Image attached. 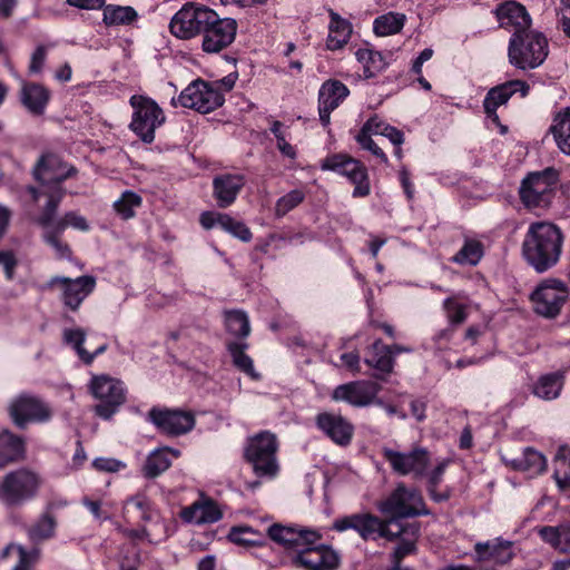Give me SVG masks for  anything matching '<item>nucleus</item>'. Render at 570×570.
Here are the masks:
<instances>
[{
	"label": "nucleus",
	"mask_w": 570,
	"mask_h": 570,
	"mask_svg": "<svg viewBox=\"0 0 570 570\" xmlns=\"http://www.w3.org/2000/svg\"><path fill=\"white\" fill-rule=\"evenodd\" d=\"M549 132L560 153L570 157V107L562 108L556 114Z\"/></svg>",
	"instance_id": "f704fd0d"
},
{
	"label": "nucleus",
	"mask_w": 570,
	"mask_h": 570,
	"mask_svg": "<svg viewBox=\"0 0 570 570\" xmlns=\"http://www.w3.org/2000/svg\"><path fill=\"white\" fill-rule=\"evenodd\" d=\"M26 445L22 438L9 430L0 432V469L24 460Z\"/></svg>",
	"instance_id": "c756f323"
},
{
	"label": "nucleus",
	"mask_w": 570,
	"mask_h": 570,
	"mask_svg": "<svg viewBox=\"0 0 570 570\" xmlns=\"http://www.w3.org/2000/svg\"><path fill=\"white\" fill-rule=\"evenodd\" d=\"M132 108L130 130L145 144L155 140V131L166 120L165 114L159 105L151 98L142 95H134L129 99Z\"/></svg>",
	"instance_id": "6e6552de"
},
{
	"label": "nucleus",
	"mask_w": 570,
	"mask_h": 570,
	"mask_svg": "<svg viewBox=\"0 0 570 570\" xmlns=\"http://www.w3.org/2000/svg\"><path fill=\"white\" fill-rule=\"evenodd\" d=\"M352 33L351 23L341 18L337 13L331 12V21L328 24V36L326 47L330 50L342 49L350 40Z\"/></svg>",
	"instance_id": "58836bf2"
},
{
	"label": "nucleus",
	"mask_w": 570,
	"mask_h": 570,
	"mask_svg": "<svg viewBox=\"0 0 570 570\" xmlns=\"http://www.w3.org/2000/svg\"><path fill=\"white\" fill-rule=\"evenodd\" d=\"M88 386L94 397L99 400L95 413L104 420H110L126 402V389L118 379L107 374L92 375Z\"/></svg>",
	"instance_id": "1a4fd4ad"
},
{
	"label": "nucleus",
	"mask_w": 570,
	"mask_h": 570,
	"mask_svg": "<svg viewBox=\"0 0 570 570\" xmlns=\"http://www.w3.org/2000/svg\"><path fill=\"white\" fill-rule=\"evenodd\" d=\"M420 537V523H406L403 528V535L390 554V561H402L405 557L415 554L417 552V541Z\"/></svg>",
	"instance_id": "c9c22d12"
},
{
	"label": "nucleus",
	"mask_w": 570,
	"mask_h": 570,
	"mask_svg": "<svg viewBox=\"0 0 570 570\" xmlns=\"http://www.w3.org/2000/svg\"><path fill=\"white\" fill-rule=\"evenodd\" d=\"M494 13L501 27H513L514 31L531 29V17L525 7L519 2H503L495 8Z\"/></svg>",
	"instance_id": "cd10ccee"
},
{
	"label": "nucleus",
	"mask_w": 570,
	"mask_h": 570,
	"mask_svg": "<svg viewBox=\"0 0 570 570\" xmlns=\"http://www.w3.org/2000/svg\"><path fill=\"white\" fill-rule=\"evenodd\" d=\"M249 347L247 341H228L226 350L228 351L234 366L254 380L259 379V374L255 371L252 357L246 354Z\"/></svg>",
	"instance_id": "4c0bfd02"
},
{
	"label": "nucleus",
	"mask_w": 570,
	"mask_h": 570,
	"mask_svg": "<svg viewBox=\"0 0 570 570\" xmlns=\"http://www.w3.org/2000/svg\"><path fill=\"white\" fill-rule=\"evenodd\" d=\"M129 505H134L139 511V519L144 522L153 521L156 514L153 502L145 493H137L125 500L122 507L124 515L129 512Z\"/></svg>",
	"instance_id": "09e8293b"
},
{
	"label": "nucleus",
	"mask_w": 570,
	"mask_h": 570,
	"mask_svg": "<svg viewBox=\"0 0 570 570\" xmlns=\"http://www.w3.org/2000/svg\"><path fill=\"white\" fill-rule=\"evenodd\" d=\"M569 298L567 284L558 278L542 281L530 294L535 314L544 318H556Z\"/></svg>",
	"instance_id": "9b49d317"
},
{
	"label": "nucleus",
	"mask_w": 570,
	"mask_h": 570,
	"mask_svg": "<svg viewBox=\"0 0 570 570\" xmlns=\"http://www.w3.org/2000/svg\"><path fill=\"white\" fill-rule=\"evenodd\" d=\"M549 53L547 37L538 30L514 31L509 40L508 57L512 66L521 70L540 67Z\"/></svg>",
	"instance_id": "f03ea898"
},
{
	"label": "nucleus",
	"mask_w": 570,
	"mask_h": 570,
	"mask_svg": "<svg viewBox=\"0 0 570 570\" xmlns=\"http://www.w3.org/2000/svg\"><path fill=\"white\" fill-rule=\"evenodd\" d=\"M199 223L204 229L220 228L244 243H248L253 238V234L245 223L235 219L226 213L214 210L203 212L199 217Z\"/></svg>",
	"instance_id": "393cba45"
},
{
	"label": "nucleus",
	"mask_w": 570,
	"mask_h": 570,
	"mask_svg": "<svg viewBox=\"0 0 570 570\" xmlns=\"http://www.w3.org/2000/svg\"><path fill=\"white\" fill-rule=\"evenodd\" d=\"M389 124L381 119L377 115L370 117L358 132L365 134L372 137V135H383L384 127H387Z\"/></svg>",
	"instance_id": "338daca9"
},
{
	"label": "nucleus",
	"mask_w": 570,
	"mask_h": 570,
	"mask_svg": "<svg viewBox=\"0 0 570 570\" xmlns=\"http://www.w3.org/2000/svg\"><path fill=\"white\" fill-rule=\"evenodd\" d=\"M141 202L142 199L137 193L126 190L114 203V208L122 219L127 220L135 216V208L140 207Z\"/></svg>",
	"instance_id": "3c124183"
},
{
	"label": "nucleus",
	"mask_w": 570,
	"mask_h": 570,
	"mask_svg": "<svg viewBox=\"0 0 570 570\" xmlns=\"http://www.w3.org/2000/svg\"><path fill=\"white\" fill-rule=\"evenodd\" d=\"M225 101L220 89L202 79L191 81L177 98L171 99V105H180L184 108L195 109L200 114H208L220 107Z\"/></svg>",
	"instance_id": "ddd939ff"
},
{
	"label": "nucleus",
	"mask_w": 570,
	"mask_h": 570,
	"mask_svg": "<svg viewBox=\"0 0 570 570\" xmlns=\"http://www.w3.org/2000/svg\"><path fill=\"white\" fill-rule=\"evenodd\" d=\"M553 479L561 491L570 490V448L562 445L559 448L556 459Z\"/></svg>",
	"instance_id": "49530a36"
},
{
	"label": "nucleus",
	"mask_w": 570,
	"mask_h": 570,
	"mask_svg": "<svg viewBox=\"0 0 570 570\" xmlns=\"http://www.w3.org/2000/svg\"><path fill=\"white\" fill-rule=\"evenodd\" d=\"M563 387V374L550 373L538 379L532 387V393L544 401H552L559 397Z\"/></svg>",
	"instance_id": "a19ab883"
},
{
	"label": "nucleus",
	"mask_w": 570,
	"mask_h": 570,
	"mask_svg": "<svg viewBox=\"0 0 570 570\" xmlns=\"http://www.w3.org/2000/svg\"><path fill=\"white\" fill-rule=\"evenodd\" d=\"M180 518L187 523H214L222 519V512L213 500H208L205 502H195L184 508L180 512Z\"/></svg>",
	"instance_id": "2f4dec72"
},
{
	"label": "nucleus",
	"mask_w": 570,
	"mask_h": 570,
	"mask_svg": "<svg viewBox=\"0 0 570 570\" xmlns=\"http://www.w3.org/2000/svg\"><path fill=\"white\" fill-rule=\"evenodd\" d=\"M406 523L400 521H392V518H381V522L376 533V540L385 539L389 542L399 541L403 535V528Z\"/></svg>",
	"instance_id": "5fc2aeb1"
},
{
	"label": "nucleus",
	"mask_w": 570,
	"mask_h": 570,
	"mask_svg": "<svg viewBox=\"0 0 570 570\" xmlns=\"http://www.w3.org/2000/svg\"><path fill=\"white\" fill-rule=\"evenodd\" d=\"M223 317L225 330L234 341H246L252 331L248 314L239 308L225 309Z\"/></svg>",
	"instance_id": "e433bc0d"
},
{
	"label": "nucleus",
	"mask_w": 570,
	"mask_h": 570,
	"mask_svg": "<svg viewBox=\"0 0 570 570\" xmlns=\"http://www.w3.org/2000/svg\"><path fill=\"white\" fill-rule=\"evenodd\" d=\"M291 564L303 570H336L341 564V556L332 546L315 540Z\"/></svg>",
	"instance_id": "a211bd4d"
},
{
	"label": "nucleus",
	"mask_w": 570,
	"mask_h": 570,
	"mask_svg": "<svg viewBox=\"0 0 570 570\" xmlns=\"http://www.w3.org/2000/svg\"><path fill=\"white\" fill-rule=\"evenodd\" d=\"M237 33V22L233 18H220L214 11V18L203 32L202 49L206 53H218L229 47Z\"/></svg>",
	"instance_id": "dca6fc26"
},
{
	"label": "nucleus",
	"mask_w": 570,
	"mask_h": 570,
	"mask_svg": "<svg viewBox=\"0 0 570 570\" xmlns=\"http://www.w3.org/2000/svg\"><path fill=\"white\" fill-rule=\"evenodd\" d=\"M503 461L511 469L528 472L530 475H538L546 471L547 468L546 456L530 446L525 448L519 456L512 459L503 458Z\"/></svg>",
	"instance_id": "473e14b6"
},
{
	"label": "nucleus",
	"mask_w": 570,
	"mask_h": 570,
	"mask_svg": "<svg viewBox=\"0 0 570 570\" xmlns=\"http://www.w3.org/2000/svg\"><path fill=\"white\" fill-rule=\"evenodd\" d=\"M380 522L381 518L373 513H353L335 519L331 529L336 532L353 530L364 541H376Z\"/></svg>",
	"instance_id": "b1692460"
},
{
	"label": "nucleus",
	"mask_w": 570,
	"mask_h": 570,
	"mask_svg": "<svg viewBox=\"0 0 570 570\" xmlns=\"http://www.w3.org/2000/svg\"><path fill=\"white\" fill-rule=\"evenodd\" d=\"M68 226L81 232L89 230L87 219L76 212H67L63 217H61V220L57 223V232L62 233Z\"/></svg>",
	"instance_id": "bf43d9fd"
},
{
	"label": "nucleus",
	"mask_w": 570,
	"mask_h": 570,
	"mask_svg": "<svg viewBox=\"0 0 570 570\" xmlns=\"http://www.w3.org/2000/svg\"><path fill=\"white\" fill-rule=\"evenodd\" d=\"M97 279L92 275H81L76 278L52 276L43 289H59V299L70 312H78L83 301L95 291Z\"/></svg>",
	"instance_id": "f8f14e48"
},
{
	"label": "nucleus",
	"mask_w": 570,
	"mask_h": 570,
	"mask_svg": "<svg viewBox=\"0 0 570 570\" xmlns=\"http://www.w3.org/2000/svg\"><path fill=\"white\" fill-rule=\"evenodd\" d=\"M540 538L561 553H570L569 522L557 527L546 525L538 530Z\"/></svg>",
	"instance_id": "79ce46f5"
},
{
	"label": "nucleus",
	"mask_w": 570,
	"mask_h": 570,
	"mask_svg": "<svg viewBox=\"0 0 570 570\" xmlns=\"http://www.w3.org/2000/svg\"><path fill=\"white\" fill-rule=\"evenodd\" d=\"M180 452L171 448H159L151 451L141 469L142 475L147 479H155L167 471L173 458H178Z\"/></svg>",
	"instance_id": "7c9ffc66"
},
{
	"label": "nucleus",
	"mask_w": 570,
	"mask_h": 570,
	"mask_svg": "<svg viewBox=\"0 0 570 570\" xmlns=\"http://www.w3.org/2000/svg\"><path fill=\"white\" fill-rule=\"evenodd\" d=\"M214 18V10L207 6L186 2L170 19V33L180 40H189L203 35L209 19Z\"/></svg>",
	"instance_id": "9d476101"
},
{
	"label": "nucleus",
	"mask_w": 570,
	"mask_h": 570,
	"mask_svg": "<svg viewBox=\"0 0 570 570\" xmlns=\"http://www.w3.org/2000/svg\"><path fill=\"white\" fill-rule=\"evenodd\" d=\"M137 18V11L130 6L107 4L104 7L102 21L108 27L130 24Z\"/></svg>",
	"instance_id": "a18cd8bd"
},
{
	"label": "nucleus",
	"mask_w": 570,
	"mask_h": 570,
	"mask_svg": "<svg viewBox=\"0 0 570 570\" xmlns=\"http://www.w3.org/2000/svg\"><path fill=\"white\" fill-rule=\"evenodd\" d=\"M355 56L358 62L363 65V75L366 79L375 77L389 66V62L380 51L360 48Z\"/></svg>",
	"instance_id": "c03bdc74"
},
{
	"label": "nucleus",
	"mask_w": 570,
	"mask_h": 570,
	"mask_svg": "<svg viewBox=\"0 0 570 570\" xmlns=\"http://www.w3.org/2000/svg\"><path fill=\"white\" fill-rule=\"evenodd\" d=\"M476 560L480 562H491L494 564H505L514 556L512 542L497 538L492 541L478 542L474 547Z\"/></svg>",
	"instance_id": "c85d7f7f"
},
{
	"label": "nucleus",
	"mask_w": 570,
	"mask_h": 570,
	"mask_svg": "<svg viewBox=\"0 0 570 570\" xmlns=\"http://www.w3.org/2000/svg\"><path fill=\"white\" fill-rule=\"evenodd\" d=\"M246 184V177L238 173H220L212 181V197L218 208L230 207Z\"/></svg>",
	"instance_id": "5701e85b"
},
{
	"label": "nucleus",
	"mask_w": 570,
	"mask_h": 570,
	"mask_svg": "<svg viewBox=\"0 0 570 570\" xmlns=\"http://www.w3.org/2000/svg\"><path fill=\"white\" fill-rule=\"evenodd\" d=\"M19 98L28 112L32 116H42L50 101L51 92L41 83L21 80Z\"/></svg>",
	"instance_id": "bb28decb"
},
{
	"label": "nucleus",
	"mask_w": 570,
	"mask_h": 570,
	"mask_svg": "<svg viewBox=\"0 0 570 570\" xmlns=\"http://www.w3.org/2000/svg\"><path fill=\"white\" fill-rule=\"evenodd\" d=\"M56 519L49 512H45L30 528L29 535L32 540H46L55 535Z\"/></svg>",
	"instance_id": "864d4df0"
},
{
	"label": "nucleus",
	"mask_w": 570,
	"mask_h": 570,
	"mask_svg": "<svg viewBox=\"0 0 570 570\" xmlns=\"http://www.w3.org/2000/svg\"><path fill=\"white\" fill-rule=\"evenodd\" d=\"M47 60V47L39 45L31 53L30 63L28 67L29 73L38 75L42 71L45 62Z\"/></svg>",
	"instance_id": "e2e57ef3"
},
{
	"label": "nucleus",
	"mask_w": 570,
	"mask_h": 570,
	"mask_svg": "<svg viewBox=\"0 0 570 570\" xmlns=\"http://www.w3.org/2000/svg\"><path fill=\"white\" fill-rule=\"evenodd\" d=\"M42 483L41 475L30 468L12 470L0 482V502L8 508L22 507L38 497Z\"/></svg>",
	"instance_id": "7ed1b4c3"
},
{
	"label": "nucleus",
	"mask_w": 570,
	"mask_h": 570,
	"mask_svg": "<svg viewBox=\"0 0 570 570\" xmlns=\"http://www.w3.org/2000/svg\"><path fill=\"white\" fill-rule=\"evenodd\" d=\"M443 308L446 312L449 325L454 327L465 322L468 316L465 305L448 297L443 301Z\"/></svg>",
	"instance_id": "13d9d810"
},
{
	"label": "nucleus",
	"mask_w": 570,
	"mask_h": 570,
	"mask_svg": "<svg viewBox=\"0 0 570 570\" xmlns=\"http://www.w3.org/2000/svg\"><path fill=\"white\" fill-rule=\"evenodd\" d=\"M18 553L19 561L12 570H30L39 557V550L27 551L23 547H18Z\"/></svg>",
	"instance_id": "69168bd1"
},
{
	"label": "nucleus",
	"mask_w": 570,
	"mask_h": 570,
	"mask_svg": "<svg viewBox=\"0 0 570 570\" xmlns=\"http://www.w3.org/2000/svg\"><path fill=\"white\" fill-rule=\"evenodd\" d=\"M483 256V246L478 240H466L453 261L461 265H476Z\"/></svg>",
	"instance_id": "603ef678"
},
{
	"label": "nucleus",
	"mask_w": 570,
	"mask_h": 570,
	"mask_svg": "<svg viewBox=\"0 0 570 570\" xmlns=\"http://www.w3.org/2000/svg\"><path fill=\"white\" fill-rule=\"evenodd\" d=\"M558 14L563 32L570 38V0H561Z\"/></svg>",
	"instance_id": "774afa93"
},
{
	"label": "nucleus",
	"mask_w": 570,
	"mask_h": 570,
	"mask_svg": "<svg viewBox=\"0 0 570 570\" xmlns=\"http://www.w3.org/2000/svg\"><path fill=\"white\" fill-rule=\"evenodd\" d=\"M305 198V194L301 189H293L286 195L277 199L275 205V215L277 217L285 216L288 212L297 207Z\"/></svg>",
	"instance_id": "6e6d98bb"
},
{
	"label": "nucleus",
	"mask_w": 570,
	"mask_h": 570,
	"mask_svg": "<svg viewBox=\"0 0 570 570\" xmlns=\"http://www.w3.org/2000/svg\"><path fill=\"white\" fill-rule=\"evenodd\" d=\"M316 426L338 445L350 444L354 428L342 415L333 413H320L316 416Z\"/></svg>",
	"instance_id": "a878e982"
},
{
	"label": "nucleus",
	"mask_w": 570,
	"mask_h": 570,
	"mask_svg": "<svg viewBox=\"0 0 570 570\" xmlns=\"http://www.w3.org/2000/svg\"><path fill=\"white\" fill-rule=\"evenodd\" d=\"M148 419L161 433L171 436L186 434L195 426L194 415L177 409L153 407Z\"/></svg>",
	"instance_id": "6ab92c4d"
},
{
	"label": "nucleus",
	"mask_w": 570,
	"mask_h": 570,
	"mask_svg": "<svg viewBox=\"0 0 570 570\" xmlns=\"http://www.w3.org/2000/svg\"><path fill=\"white\" fill-rule=\"evenodd\" d=\"M63 342L70 345L79 356V358L87 365L92 363V356L83 347L86 341V332L82 328H66L62 333Z\"/></svg>",
	"instance_id": "8fccbe9b"
},
{
	"label": "nucleus",
	"mask_w": 570,
	"mask_h": 570,
	"mask_svg": "<svg viewBox=\"0 0 570 570\" xmlns=\"http://www.w3.org/2000/svg\"><path fill=\"white\" fill-rule=\"evenodd\" d=\"M278 442L269 431H262L249 436L244 448V459L252 465L258 478H274L278 472Z\"/></svg>",
	"instance_id": "39448f33"
},
{
	"label": "nucleus",
	"mask_w": 570,
	"mask_h": 570,
	"mask_svg": "<svg viewBox=\"0 0 570 570\" xmlns=\"http://www.w3.org/2000/svg\"><path fill=\"white\" fill-rule=\"evenodd\" d=\"M405 20L404 13L387 12L374 19L373 31L381 37L395 35L403 29Z\"/></svg>",
	"instance_id": "de8ad7c7"
},
{
	"label": "nucleus",
	"mask_w": 570,
	"mask_h": 570,
	"mask_svg": "<svg viewBox=\"0 0 570 570\" xmlns=\"http://www.w3.org/2000/svg\"><path fill=\"white\" fill-rule=\"evenodd\" d=\"M368 353L370 354L364 358L366 365L383 374H390L393 371L394 360L387 345H384L381 338L373 342Z\"/></svg>",
	"instance_id": "ea45409f"
},
{
	"label": "nucleus",
	"mask_w": 570,
	"mask_h": 570,
	"mask_svg": "<svg viewBox=\"0 0 570 570\" xmlns=\"http://www.w3.org/2000/svg\"><path fill=\"white\" fill-rule=\"evenodd\" d=\"M267 535L283 549L291 563L307 547L314 544L315 540L323 539L320 530L298 523H273L267 528Z\"/></svg>",
	"instance_id": "0eeeda50"
},
{
	"label": "nucleus",
	"mask_w": 570,
	"mask_h": 570,
	"mask_svg": "<svg viewBox=\"0 0 570 570\" xmlns=\"http://www.w3.org/2000/svg\"><path fill=\"white\" fill-rule=\"evenodd\" d=\"M529 90V83L523 80H509L491 88L483 100L487 117L494 124L500 125L497 114L498 108L505 105L514 94L519 92L521 97H525Z\"/></svg>",
	"instance_id": "4be33fe9"
},
{
	"label": "nucleus",
	"mask_w": 570,
	"mask_h": 570,
	"mask_svg": "<svg viewBox=\"0 0 570 570\" xmlns=\"http://www.w3.org/2000/svg\"><path fill=\"white\" fill-rule=\"evenodd\" d=\"M383 456L391 469L400 475L412 474L414 478H422L430 465V454L423 448H416L409 452L385 448Z\"/></svg>",
	"instance_id": "f3484780"
},
{
	"label": "nucleus",
	"mask_w": 570,
	"mask_h": 570,
	"mask_svg": "<svg viewBox=\"0 0 570 570\" xmlns=\"http://www.w3.org/2000/svg\"><path fill=\"white\" fill-rule=\"evenodd\" d=\"M258 531L252 527L240 525L233 527L228 533V539L236 544L255 546L259 544Z\"/></svg>",
	"instance_id": "4d7b16f0"
},
{
	"label": "nucleus",
	"mask_w": 570,
	"mask_h": 570,
	"mask_svg": "<svg viewBox=\"0 0 570 570\" xmlns=\"http://www.w3.org/2000/svg\"><path fill=\"white\" fill-rule=\"evenodd\" d=\"M66 194L62 187H55L46 194L47 202L41 209V213L35 218V223L47 230L57 232V223L61 220L57 216L59 205Z\"/></svg>",
	"instance_id": "72a5a7b5"
},
{
	"label": "nucleus",
	"mask_w": 570,
	"mask_h": 570,
	"mask_svg": "<svg viewBox=\"0 0 570 570\" xmlns=\"http://www.w3.org/2000/svg\"><path fill=\"white\" fill-rule=\"evenodd\" d=\"M563 240L564 235L554 223L533 222L522 242L523 258L537 273H546L560 261Z\"/></svg>",
	"instance_id": "f257e3e1"
},
{
	"label": "nucleus",
	"mask_w": 570,
	"mask_h": 570,
	"mask_svg": "<svg viewBox=\"0 0 570 570\" xmlns=\"http://www.w3.org/2000/svg\"><path fill=\"white\" fill-rule=\"evenodd\" d=\"M379 385L372 381H352L337 385L331 393L334 402H344L353 407H365L374 402Z\"/></svg>",
	"instance_id": "412c9836"
},
{
	"label": "nucleus",
	"mask_w": 570,
	"mask_h": 570,
	"mask_svg": "<svg viewBox=\"0 0 570 570\" xmlns=\"http://www.w3.org/2000/svg\"><path fill=\"white\" fill-rule=\"evenodd\" d=\"M560 173L554 167L529 173L521 181L519 196L528 209H546L554 197L556 185Z\"/></svg>",
	"instance_id": "423d86ee"
},
{
	"label": "nucleus",
	"mask_w": 570,
	"mask_h": 570,
	"mask_svg": "<svg viewBox=\"0 0 570 570\" xmlns=\"http://www.w3.org/2000/svg\"><path fill=\"white\" fill-rule=\"evenodd\" d=\"M9 415L13 424L23 430L29 423H47L51 420V407L39 396L20 393L11 400Z\"/></svg>",
	"instance_id": "2eb2a0df"
},
{
	"label": "nucleus",
	"mask_w": 570,
	"mask_h": 570,
	"mask_svg": "<svg viewBox=\"0 0 570 570\" xmlns=\"http://www.w3.org/2000/svg\"><path fill=\"white\" fill-rule=\"evenodd\" d=\"M355 140L357 144L365 150H368L372 155H374L376 158H379L383 164L389 163V158L386 154L380 148L371 136L358 132L355 136Z\"/></svg>",
	"instance_id": "680f3d73"
},
{
	"label": "nucleus",
	"mask_w": 570,
	"mask_h": 570,
	"mask_svg": "<svg viewBox=\"0 0 570 570\" xmlns=\"http://www.w3.org/2000/svg\"><path fill=\"white\" fill-rule=\"evenodd\" d=\"M350 95L348 88L340 80H327L318 90V105L336 109Z\"/></svg>",
	"instance_id": "37998d69"
},
{
	"label": "nucleus",
	"mask_w": 570,
	"mask_h": 570,
	"mask_svg": "<svg viewBox=\"0 0 570 570\" xmlns=\"http://www.w3.org/2000/svg\"><path fill=\"white\" fill-rule=\"evenodd\" d=\"M321 169L346 177L354 185L353 197H365L371 193L366 167L360 160L346 154L327 156L322 160Z\"/></svg>",
	"instance_id": "4468645a"
},
{
	"label": "nucleus",
	"mask_w": 570,
	"mask_h": 570,
	"mask_svg": "<svg viewBox=\"0 0 570 570\" xmlns=\"http://www.w3.org/2000/svg\"><path fill=\"white\" fill-rule=\"evenodd\" d=\"M59 234L58 232L47 230L43 234V240L56 250L59 258H70L71 249L68 244L59 239Z\"/></svg>",
	"instance_id": "052dcab7"
},
{
	"label": "nucleus",
	"mask_w": 570,
	"mask_h": 570,
	"mask_svg": "<svg viewBox=\"0 0 570 570\" xmlns=\"http://www.w3.org/2000/svg\"><path fill=\"white\" fill-rule=\"evenodd\" d=\"M76 174L75 166L63 163L58 155L52 153L41 155L32 168L33 178L43 186L55 184L56 187H61L62 181Z\"/></svg>",
	"instance_id": "aec40b11"
},
{
	"label": "nucleus",
	"mask_w": 570,
	"mask_h": 570,
	"mask_svg": "<svg viewBox=\"0 0 570 570\" xmlns=\"http://www.w3.org/2000/svg\"><path fill=\"white\" fill-rule=\"evenodd\" d=\"M92 465L98 471L102 472H119L120 470H124L126 468V463L115 459V458H96L92 462Z\"/></svg>",
	"instance_id": "0e129e2a"
},
{
	"label": "nucleus",
	"mask_w": 570,
	"mask_h": 570,
	"mask_svg": "<svg viewBox=\"0 0 570 570\" xmlns=\"http://www.w3.org/2000/svg\"><path fill=\"white\" fill-rule=\"evenodd\" d=\"M376 509L392 521L430 515L421 492L415 488H409L403 482L396 484L394 490L376 503Z\"/></svg>",
	"instance_id": "20e7f679"
}]
</instances>
